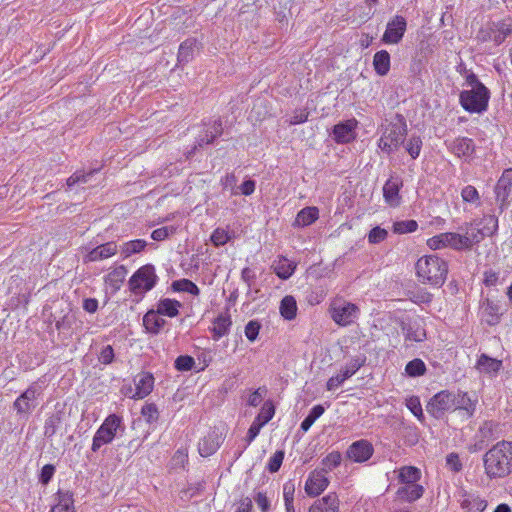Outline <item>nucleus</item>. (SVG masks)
Listing matches in <instances>:
<instances>
[{
  "instance_id": "43",
  "label": "nucleus",
  "mask_w": 512,
  "mask_h": 512,
  "mask_svg": "<svg viewBox=\"0 0 512 512\" xmlns=\"http://www.w3.org/2000/svg\"><path fill=\"white\" fill-rule=\"evenodd\" d=\"M126 275V267L120 265L108 273V275L106 276V283H108L111 287L118 289L120 285L124 282Z\"/></svg>"
},
{
  "instance_id": "33",
  "label": "nucleus",
  "mask_w": 512,
  "mask_h": 512,
  "mask_svg": "<svg viewBox=\"0 0 512 512\" xmlns=\"http://www.w3.org/2000/svg\"><path fill=\"white\" fill-rule=\"evenodd\" d=\"M499 424L495 421L488 420L484 421L478 431L476 432L477 437L485 440L486 442L495 440L499 437L498 435Z\"/></svg>"
},
{
  "instance_id": "48",
  "label": "nucleus",
  "mask_w": 512,
  "mask_h": 512,
  "mask_svg": "<svg viewBox=\"0 0 512 512\" xmlns=\"http://www.w3.org/2000/svg\"><path fill=\"white\" fill-rule=\"evenodd\" d=\"M461 197L464 202L473 204L475 206H479L481 203L479 192L472 185H467L462 189Z\"/></svg>"
},
{
  "instance_id": "55",
  "label": "nucleus",
  "mask_w": 512,
  "mask_h": 512,
  "mask_svg": "<svg viewBox=\"0 0 512 512\" xmlns=\"http://www.w3.org/2000/svg\"><path fill=\"white\" fill-rule=\"evenodd\" d=\"M388 236L387 230L377 226L370 230L368 234V242L370 244H378L384 241Z\"/></svg>"
},
{
  "instance_id": "41",
  "label": "nucleus",
  "mask_w": 512,
  "mask_h": 512,
  "mask_svg": "<svg viewBox=\"0 0 512 512\" xmlns=\"http://www.w3.org/2000/svg\"><path fill=\"white\" fill-rule=\"evenodd\" d=\"M61 422H62V412L57 411V412L51 414L46 419L45 424H44L45 437L52 438L56 434Z\"/></svg>"
},
{
  "instance_id": "59",
  "label": "nucleus",
  "mask_w": 512,
  "mask_h": 512,
  "mask_svg": "<svg viewBox=\"0 0 512 512\" xmlns=\"http://www.w3.org/2000/svg\"><path fill=\"white\" fill-rule=\"evenodd\" d=\"M98 359L104 365L111 364L114 360V350L112 346H104L99 353Z\"/></svg>"
},
{
  "instance_id": "35",
  "label": "nucleus",
  "mask_w": 512,
  "mask_h": 512,
  "mask_svg": "<svg viewBox=\"0 0 512 512\" xmlns=\"http://www.w3.org/2000/svg\"><path fill=\"white\" fill-rule=\"evenodd\" d=\"M232 322L229 315H219L214 321H213V339L219 340L221 337L226 335L229 332L230 326Z\"/></svg>"
},
{
  "instance_id": "23",
  "label": "nucleus",
  "mask_w": 512,
  "mask_h": 512,
  "mask_svg": "<svg viewBox=\"0 0 512 512\" xmlns=\"http://www.w3.org/2000/svg\"><path fill=\"white\" fill-rule=\"evenodd\" d=\"M477 399H472L467 392L453 393V409L462 410L467 417H472L476 410Z\"/></svg>"
},
{
  "instance_id": "40",
  "label": "nucleus",
  "mask_w": 512,
  "mask_h": 512,
  "mask_svg": "<svg viewBox=\"0 0 512 512\" xmlns=\"http://www.w3.org/2000/svg\"><path fill=\"white\" fill-rule=\"evenodd\" d=\"M420 477V470L413 466H404L399 471V482L401 484H417Z\"/></svg>"
},
{
  "instance_id": "3",
  "label": "nucleus",
  "mask_w": 512,
  "mask_h": 512,
  "mask_svg": "<svg viewBox=\"0 0 512 512\" xmlns=\"http://www.w3.org/2000/svg\"><path fill=\"white\" fill-rule=\"evenodd\" d=\"M448 273L447 263L436 255H427L418 259L416 274L422 283L442 286Z\"/></svg>"
},
{
  "instance_id": "32",
  "label": "nucleus",
  "mask_w": 512,
  "mask_h": 512,
  "mask_svg": "<svg viewBox=\"0 0 512 512\" xmlns=\"http://www.w3.org/2000/svg\"><path fill=\"white\" fill-rule=\"evenodd\" d=\"M51 512H75L73 494L69 491H59L57 503L52 507Z\"/></svg>"
},
{
  "instance_id": "2",
  "label": "nucleus",
  "mask_w": 512,
  "mask_h": 512,
  "mask_svg": "<svg viewBox=\"0 0 512 512\" xmlns=\"http://www.w3.org/2000/svg\"><path fill=\"white\" fill-rule=\"evenodd\" d=\"M466 86L470 89L461 91L459 101L464 110L470 113H482L487 110L490 99L488 88L479 81L473 72L466 74Z\"/></svg>"
},
{
  "instance_id": "14",
  "label": "nucleus",
  "mask_w": 512,
  "mask_h": 512,
  "mask_svg": "<svg viewBox=\"0 0 512 512\" xmlns=\"http://www.w3.org/2000/svg\"><path fill=\"white\" fill-rule=\"evenodd\" d=\"M406 20L402 16H395L388 22L382 41L387 44H397L401 41L406 31Z\"/></svg>"
},
{
  "instance_id": "12",
  "label": "nucleus",
  "mask_w": 512,
  "mask_h": 512,
  "mask_svg": "<svg viewBox=\"0 0 512 512\" xmlns=\"http://www.w3.org/2000/svg\"><path fill=\"white\" fill-rule=\"evenodd\" d=\"M481 320L489 326H495L500 323L503 315L502 307L498 302L485 298L480 303Z\"/></svg>"
},
{
  "instance_id": "54",
  "label": "nucleus",
  "mask_w": 512,
  "mask_h": 512,
  "mask_svg": "<svg viewBox=\"0 0 512 512\" xmlns=\"http://www.w3.org/2000/svg\"><path fill=\"white\" fill-rule=\"evenodd\" d=\"M142 416L149 423L156 421L159 417L157 406L154 403H147L142 407Z\"/></svg>"
},
{
  "instance_id": "4",
  "label": "nucleus",
  "mask_w": 512,
  "mask_h": 512,
  "mask_svg": "<svg viewBox=\"0 0 512 512\" xmlns=\"http://www.w3.org/2000/svg\"><path fill=\"white\" fill-rule=\"evenodd\" d=\"M478 235L473 230H469L465 225V233L459 234L454 232H445L435 235L427 240V245L438 250L442 248H451L457 251L470 250L475 243H478Z\"/></svg>"
},
{
  "instance_id": "51",
  "label": "nucleus",
  "mask_w": 512,
  "mask_h": 512,
  "mask_svg": "<svg viewBox=\"0 0 512 512\" xmlns=\"http://www.w3.org/2000/svg\"><path fill=\"white\" fill-rule=\"evenodd\" d=\"M418 223L415 220L397 221L393 224V232L396 234H405L415 232Z\"/></svg>"
},
{
  "instance_id": "10",
  "label": "nucleus",
  "mask_w": 512,
  "mask_h": 512,
  "mask_svg": "<svg viewBox=\"0 0 512 512\" xmlns=\"http://www.w3.org/2000/svg\"><path fill=\"white\" fill-rule=\"evenodd\" d=\"M275 409L271 402L267 401L261 408L247 432V442L250 444L259 434L261 428L268 423L274 416Z\"/></svg>"
},
{
  "instance_id": "16",
  "label": "nucleus",
  "mask_w": 512,
  "mask_h": 512,
  "mask_svg": "<svg viewBox=\"0 0 512 512\" xmlns=\"http://www.w3.org/2000/svg\"><path fill=\"white\" fill-rule=\"evenodd\" d=\"M364 360L359 358L352 359L336 376L328 379L326 388L328 391L335 390L343 384L345 380L353 376L363 365Z\"/></svg>"
},
{
  "instance_id": "53",
  "label": "nucleus",
  "mask_w": 512,
  "mask_h": 512,
  "mask_svg": "<svg viewBox=\"0 0 512 512\" xmlns=\"http://www.w3.org/2000/svg\"><path fill=\"white\" fill-rule=\"evenodd\" d=\"M194 364V358L189 355H181L175 360V368L178 371H190L194 367Z\"/></svg>"
},
{
  "instance_id": "49",
  "label": "nucleus",
  "mask_w": 512,
  "mask_h": 512,
  "mask_svg": "<svg viewBox=\"0 0 512 512\" xmlns=\"http://www.w3.org/2000/svg\"><path fill=\"white\" fill-rule=\"evenodd\" d=\"M405 330L408 340L421 342L426 338L425 329L419 324H409Z\"/></svg>"
},
{
  "instance_id": "1",
  "label": "nucleus",
  "mask_w": 512,
  "mask_h": 512,
  "mask_svg": "<svg viewBox=\"0 0 512 512\" xmlns=\"http://www.w3.org/2000/svg\"><path fill=\"white\" fill-rule=\"evenodd\" d=\"M485 474L490 479L504 478L512 472V442L502 440L483 456Z\"/></svg>"
},
{
  "instance_id": "52",
  "label": "nucleus",
  "mask_w": 512,
  "mask_h": 512,
  "mask_svg": "<svg viewBox=\"0 0 512 512\" xmlns=\"http://www.w3.org/2000/svg\"><path fill=\"white\" fill-rule=\"evenodd\" d=\"M421 147V138L418 136H412L407 143L406 150L413 159H416L420 155Z\"/></svg>"
},
{
  "instance_id": "26",
  "label": "nucleus",
  "mask_w": 512,
  "mask_h": 512,
  "mask_svg": "<svg viewBox=\"0 0 512 512\" xmlns=\"http://www.w3.org/2000/svg\"><path fill=\"white\" fill-rule=\"evenodd\" d=\"M118 246L115 242H107L92 249L85 257L86 262H95L115 255Z\"/></svg>"
},
{
  "instance_id": "28",
  "label": "nucleus",
  "mask_w": 512,
  "mask_h": 512,
  "mask_svg": "<svg viewBox=\"0 0 512 512\" xmlns=\"http://www.w3.org/2000/svg\"><path fill=\"white\" fill-rule=\"evenodd\" d=\"M354 127L353 121H347L345 123H339L333 128V136L338 143H348L354 139Z\"/></svg>"
},
{
  "instance_id": "24",
  "label": "nucleus",
  "mask_w": 512,
  "mask_h": 512,
  "mask_svg": "<svg viewBox=\"0 0 512 512\" xmlns=\"http://www.w3.org/2000/svg\"><path fill=\"white\" fill-rule=\"evenodd\" d=\"M136 391L132 395L134 399H143L149 395L154 387V377L148 372H143L135 377Z\"/></svg>"
},
{
  "instance_id": "8",
  "label": "nucleus",
  "mask_w": 512,
  "mask_h": 512,
  "mask_svg": "<svg viewBox=\"0 0 512 512\" xmlns=\"http://www.w3.org/2000/svg\"><path fill=\"white\" fill-rule=\"evenodd\" d=\"M157 282L155 268L151 264L140 267L130 278L129 287L132 293L142 295L150 291Z\"/></svg>"
},
{
  "instance_id": "6",
  "label": "nucleus",
  "mask_w": 512,
  "mask_h": 512,
  "mask_svg": "<svg viewBox=\"0 0 512 512\" xmlns=\"http://www.w3.org/2000/svg\"><path fill=\"white\" fill-rule=\"evenodd\" d=\"M124 430L122 418L116 414L109 415L97 429L91 450L97 452L103 445L111 443L118 433L122 434Z\"/></svg>"
},
{
  "instance_id": "64",
  "label": "nucleus",
  "mask_w": 512,
  "mask_h": 512,
  "mask_svg": "<svg viewBox=\"0 0 512 512\" xmlns=\"http://www.w3.org/2000/svg\"><path fill=\"white\" fill-rule=\"evenodd\" d=\"M497 32H500L504 36H508L512 33V19H506L495 24Z\"/></svg>"
},
{
  "instance_id": "25",
  "label": "nucleus",
  "mask_w": 512,
  "mask_h": 512,
  "mask_svg": "<svg viewBox=\"0 0 512 512\" xmlns=\"http://www.w3.org/2000/svg\"><path fill=\"white\" fill-rule=\"evenodd\" d=\"M424 488L420 484H401L396 491L397 500L412 503L422 497Z\"/></svg>"
},
{
  "instance_id": "58",
  "label": "nucleus",
  "mask_w": 512,
  "mask_h": 512,
  "mask_svg": "<svg viewBox=\"0 0 512 512\" xmlns=\"http://www.w3.org/2000/svg\"><path fill=\"white\" fill-rule=\"evenodd\" d=\"M260 324L258 321L251 320L245 326V336L250 341H255L260 331Z\"/></svg>"
},
{
  "instance_id": "31",
  "label": "nucleus",
  "mask_w": 512,
  "mask_h": 512,
  "mask_svg": "<svg viewBox=\"0 0 512 512\" xmlns=\"http://www.w3.org/2000/svg\"><path fill=\"white\" fill-rule=\"evenodd\" d=\"M156 310H149L143 317V325L152 334H158L166 321L159 316Z\"/></svg>"
},
{
  "instance_id": "44",
  "label": "nucleus",
  "mask_w": 512,
  "mask_h": 512,
  "mask_svg": "<svg viewBox=\"0 0 512 512\" xmlns=\"http://www.w3.org/2000/svg\"><path fill=\"white\" fill-rule=\"evenodd\" d=\"M478 369L486 373L497 372L500 370L501 361L482 354L477 362Z\"/></svg>"
},
{
  "instance_id": "22",
  "label": "nucleus",
  "mask_w": 512,
  "mask_h": 512,
  "mask_svg": "<svg viewBox=\"0 0 512 512\" xmlns=\"http://www.w3.org/2000/svg\"><path fill=\"white\" fill-rule=\"evenodd\" d=\"M223 126L222 121L220 119L214 120L208 124L204 125V135H200L196 141L195 148L203 147L204 145H208L212 143L217 137L222 135Z\"/></svg>"
},
{
  "instance_id": "37",
  "label": "nucleus",
  "mask_w": 512,
  "mask_h": 512,
  "mask_svg": "<svg viewBox=\"0 0 512 512\" xmlns=\"http://www.w3.org/2000/svg\"><path fill=\"white\" fill-rule=\"evenodd\" d=\"M181 303L177 300L165 298L159 301L157 311L160 315L175 317L179 314Z\"/></svg>"
},
{
  "instance_id": "29",
  "label": "nucleus",
  "mask_w": 512,
  "mask_h": 512,
  "mask_svg": "<svg viewBox=\"0 0 512 512\" xmlns=\"http://www.w3.org/2000/svg\"><path fill=\"white\" fill-rule=\"evenodd\" d=\"M319 218V210L315 206L305 207L300 210L293 223L294 227H306Z\"/></svg>"
},
{
  "instance_id": "62",
  "label": "nucleus",
  "mask_w": 512,
  "mask_h": 512,
  "mask_svg": "<svg viewBox=\"0 0 512 512\" xmlns=\"http://www.w3.org/2000/svg\"><path fill=\"white\" fill-rule=\"evenodd\" d=\"M267 393V389L266 387H260L258 389H256L248 398V404L250 406H253V407H256L258 406L262 399H263V396Z\"/></svg>"
},
{
  "instance_id": "13",
  "label": "nucleus",
  "mask_w": 512,
  "mask_h": 512,
  "mask_svg": "<svg viewBox=\"0 0 512 512\" xmlns=\"http://www.w3.org/2000/svg\"><path fill=\"white\" fill-rule=\"evenodd\" d=\"M374 453L373 445L365 439L353 442L347 449V457L357 463L366 462Z\"/></svg>"
},
{
  "instance_id": "34",
  "label": "nucleus",
  "mask_w": 512,
  "mask_h": 512,
  "mask_svg": "<svg viewBox=\"0 0 512 512\" xmlns=\"http://www.w3.org/2000/svg\"><path fill=\"white\" fill-rule=\"evenodd\" d=\"M373 66L378 75H386L390 70V54L386 50L376 52L373 57Z\"/></svg>"
},
{
  "instance_id": "5",
  "label": "nucleus",
  "mask_w": 512,
  "mask_h": 512,
  "mask_svg": "<svg viewBox=\"0 0 512 512\" xmlns=\"http://www.w3.org/2000/svg\"><path fill=\"white\" fill-rule=\"evenodd\" d=\"M407 135L405 118L396 114L395 119L383 127L378 147L385 153L391 154L403 144Z\"/></svg>"
},
{
  "instance_id": "39",
  "label": "nucleus",
  "mask_w": 512,
  "mask_h": 512,
  "mask_svg": "<svg viewBox=\"0 0 512 512\" xmlns=\"http://www.w3.org/2000/svg\"><path fill=\"white\" fill-rule=\"evenodd\" d=\"M147 245V241L143 239L131 240L121 245L120 252L124 258H128L143 251Z\"/></svg>"
},
{
  "instance_id": "61",
  "label": "nucleus",
  "mask_w": 512,
  "mask_h": 512,
  "mask_svg": "<svg viewBox=\"0 0 512 512\" xmlns=\"http://www.w3.org/2000/svg\"><path fill=\"white\" fill-rule=\"evenodd\" d=\"M93 172L94 171H91V172H89L87 174H85V173H83L81 171L75 172L73 175H71L67 179V186L68 187H72V186H74L77 183H86L88 181V177L91 176V174Z\"/></svg>"
},
{
  "instance_id": "27",
  "label": "nucleus",
  "mask_w": 512,
  "mask_h": 512,
  "mask_svg": "<svg viewBox=\"0 0 512 512\" xmlns=\"http://www.w3.org/2000/svg\"><path fill=\"white\" fill-rule=\"evenodd\" d=\"M450 151L458 157H470L474 152L473 140L467 137H458L448 145Z\"/></svg>"
},
{
  "instance_id": "45",
  "label": "nucleus",
  "mask_w": 512,
  "mask_h": 512,
  "mask_svg": "<svg viewBox=\"0 0 512 512\" xmlns=\"http://www.w3.org/2000/svg\"><path fill=\"white\" fill-rule=\"evenodd\" d=\"M325 409L322 405H315L307 415V417L302 421L301 423V429L304 432H307L310 427L313 425V423L323 415Z\"/></svg>"
},
{
  "instance_id": "20",
  "label": "nucleus",
  "mask_w": 512,
  "mask_h": 512,
  "mask_svg": "<svg viewBox=\"0 0 512 512\" xmlns=\"http://www.w3.org/2000/svg\"><path fill=\"white\" fill-rule=\"evenodd\" d=\"M340 501L335 492H330L316 500L309 508V512H339Z\"/></svg>"
},
{
  "instance_id": "36",
  "label": "nucleus",
  "mask_w": 512,
  "mask_h": 512,
  "mask_svg": "<svg viewBox=\"0 0 512 512\" xmlns=\"http://www.w3.org/2000/svg\"><path fill=\"white\" fill-rule=\"evenodd\" d=\"M196 44V39L193 38H189L181 43L178 51L179 63L186 64L193 59Z\"/></svg>"
},
{
  "instance_id": "42",
  "label": "nucleus",
  "mask_w": 512,
  "mask_h": 512,
  "mask_svg": "<svg viewBox=\"0 0 512 512\" xmlns=\"http://www.w3.org/2000/svg\"><path fill=\"white\" fill-rule=\"evenodd\" d=\"M273 268H274L276 275L279 278L286 280L292 276V274L294 273V270L296 268V265L289 262L286 258L282 257V258H280L278 263L273 265Z\"/></svg>"
},
{
  "instance_id": "56",
  "label": "nucleus",
  "mask_w": 512,
  "mask_h": 512,
  "mask_svg": "<svg viewBox=\"0 0 512 512\" xmlns=\"http://www.w3.org/2000/svg\"><path fill=\"white\" fill-rule=\"evenodd\" d=\"M407 408L416 416L419 420L423 419V411L420 400L417 396H412L406 400Z\"/></svg>"
},
{
  "instance_id": "30",
  "label": "nucleus",
  "mask_w": 512,
  "mask_h": 512,
  "mask_svg": "<svg viewBox=\"0 0 512 512\" xmlns=\"http://www.w3.org/2000/svg\"><path fill=\"white\" fill-rule=\"evenodd\" d=\"M460 505L469 512H482L487 507V501L477 495L465 492L462 495Z\"/></svg>"
},
{
  "instance_id": "18",
  "label": "nucleus",
  "mask_w": 512,
  "mask_h": 512,
  "mask_svg": "<svg viewBox=\"0 0 512 512\" xmlns=\"http://www.w3.org/2000/svg\"><path fill=\"white\" fill-rule=\"evenodd\" d=\"M38 395L37 387L34 385L30 386L14 401V409L18 414L30 413L36 407L35 400Z\"/></svg>"
},
{
  "instance_id": "11",
  "label": "nucleus",
  "mask_w": 512,
  "mask_h": 512,
  "mask_svg": "<svg viewBox=\"0 0 512 512\" xmlns=\"http://www.w3.org/2000/svg\"><path fill=\"white\" fill-rule=\"evenodd\" d=\"M512 193V168L505 169L495 186L496 200L500 203V210L503 211L508 198Z\"/></svg>"
},
{
  "instance_id": "60",
  "label": "nucleus",
  "mask_w": 512,
  "mask_h": 512,
  "mask_svg": "<svg viewBox=\"0 0 512 512\" xmlns=\"http://www.w3.org/2000/svg\"><path fill=\"white\" fill-rule=\"evenodd\" d=\"M229 236L223 229H216L211 235V241L215 246H221L228 242Z\"/></svg>"
},
{
  "instance_id": "47",
  "label": "nucleus",
  "mask_w": 512,
  "mask_h": 512,
  "mask_svg": "<svg viewBox=\"0 0 512 512\" xmlns=\"http://www.w3.org/2000/svg\"><path fill=\"white\" fill-rule=\"evenodd\" d=\"M172 287L175 291L187 292L194 296H197L200 293L198 286L188 279H181V280L175 281V282H173Z\"/></svg>"
},
{
  "instance_id": "50",
  "label": "nucleus",
  "mask_w": 512,
  "mask_h": 512,
  "mask_svg": "<svg viewBox=\"0 0 512 512\" xmlns=\"http://www.w3.org/2000/svg\"><path fill=\"white\" fill-rule=\"evenodd\" d=\"M405 371L409 376L417 377L426 372V366L421 359L416 358L407 363Z\"/></svg>"
},
{
  "instance_id": "7",
  "label": "nucleus",
  "mask_w": 512,
  "mask_h": 512,
  "mask_svg": "<svg viewBox=\"0 0 512 512\" xmlns=\"http://www.w3.org/2000/svg\"><path fill=\"white\" fill-rule=\"evenodd\" d=\"M331 319L339 326L346 327L353 324L360 315L359 307L342 297H335L329 305Z\"/></svg>"
},
{
  "instance_id": "38",
  "label": "nucleus",
  "mask_w": 512,
  "mask_h": 512,
  "mask_svg": "<svg viewBox=\"0 0 512 512\" xmlns=\"http://www.w3.org/2000/svg\"><path fill=\"white\" fill-rule=\"evenodd\" d=\"M280 313L286 320H292L297 314V304L293 296H285L280 303Z\"/></svg>"
},
{
  "instance_id": "63",
  "label": "nucleus",
  "mask_w": 512,
  "mask_h": 512,
  "mask_svg": "<svg viewBox=\"0 0 512 512\" xmlns=\"http://www.w3.org/2000/svg\"><path fill=\"white\" fill-rule=\"evenodd\" d=\"M54 471H55V468L53 465H51V464L44 465L41 469L39 481L44 485L48 484L53 477Z\"/></svg>"
},
{
  "instance_id": "9",
  "label": "nucleus",
  "mask_w": 512,
  "mask_h": 512,
  "mask_svg": "<svg viewBox=\"0 0 512 512\" xmlns=\"http://www.w3.org/2000/svg\"><path fill=\"white\" fill-rule=\"evenodd\" d=\"M450 409H453V393L448 391L435 394L427 405V412L436 419L443 417Z\"/></svg>"
},
{
  "instance_id": "19",
  "label": "nucleus",
  "mask_w": 512,
  "mask_h": 512,
  "mask_svg": "<svg viewBox=\"0 0 512 512\" xmlns=\"http://www.w3.org/2000/svg\"><path fill=\"white\" fill-rule=\"evenodd\" d=\"M402 187V180L399 177H391L383 186V196L387 204L397 207L400 204L401 197L399 195Z\"/></svg>"
},
{
  "instance_id": "15",
  "label": "nucleus",
  "mask_w": 512,
  "mask_h": 512,
  "mask_svg": "<svg viewBox=\"0 0 512 512\" xmlns=\"http://www.w3.org/2000/svg\"><path fill=\"white\" fill-rule=\"evenodd\" d=\"M469 230H473L478 235V243L488 236H492L498 230V218L495 215H484L481 220L474 224H467Z\"/></svg>"
},
{
  "instance_id": "57",
  "label": "nucleus",
  "mask_w": 512,
  "mask_h": 512,
  "mask_svg": "<svg viewBox=\"0 0 512 512\" xmlns=\"http://www.w3.org/2000/svg\"><path fill=\"white\" fill-rule=\"evenodd\" d=\"M284 455H285L284 451L278 450L269 459L267 468L271 473H275L280 469L283 459H284Z\"/></svg>"
},
{
  "instance_id": "46",
  "label": "nucleus",
  "mask_w": 512,
  "mask_h": 512,
  "mask_svg": "<svg viewBox=\"0 0 512 512\" xmlns=\"http://www.w3.org/2000/svg\"><path fill=\"white\" fill-rule=\"evenodd\" d=\"M342 455L338 451H333L329 453L323 460L322 465L323 468L321 471H324L326 474L332 471L334 468L338 467L341 464Z\"/></svg>"
},
{
  "instance_id": "21",
  "label": "nucleus",
  "mask_w": 512,
  "mask_h": 512,
  "mask_svg": "<svg viewBox=\"0 0 512 512\" xmlns=\"http://www.w3.org/2000/svg\"><path fill=\"white\" fill-rule=\"evenodd\" d=\"M222 443V437L217 431L209 432L205 437H203L199 444L198 450L202 457H208L214 454Z\"/></svg>"
},
{
  "instance_id": "17",
  "label": "nucleus",
  "mask_w": 512,
  "mask_h": 512,
  "mask_svg": "<svg viewBox=\"0 0 512 512\" xmlns=\"http://www.w3.org/2000/svg\"><path fill=\"white\" fill-rule=\"evenodd\" d=\"M329 485L326 473L321 470H315L310 473L305 483V491L311 497L320 495Z\"/></svg>"
}]
</instances>
